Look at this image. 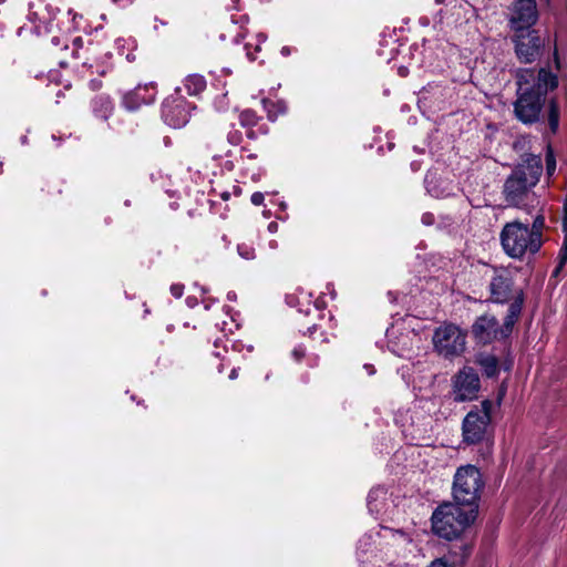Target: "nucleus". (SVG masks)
<instances>
[{"label": "nucleus", "mask_w": 567, "mask_h": 567, "mask_svg": "<svg viewBox=\"0 0 567 567\" xmlns=\"http://www.w3.org/2000/svg\"><path fill=\"white\" fill-rule=\"evenodd\" d=\"M311 310H312V309L309 307V308H307V309L305 310V313H306L307 316H309V315H310V312H311Z\"/></svg>", "instance_id": "obj_56"}, {"label": "nucleus", "mask_w": 567, "mask_h": 567, "mask_svg": "<svg viewBox=\"0 0 567 567\" xmlns=\"http://www.w3.org/2000/svg\"><path fill=\"white\" fill-rule=\"evenodd\" d=\"M367 368H368V372H369L370 374H373V372H374V371L372 370V368H371V367H367Z\"/></svg>", "instance_id": "obj_59"}, {"label": "nucleus", "mask_w": 567, "mask_h": 567, "mask_svg": "<svg viewBox=\"0 0 567 567\" xmlns=\"http://www.w3.org/2000/svg\"><path fill=\"white\" fill-rule=\"evenodd\" d=\"M257 38H258V43H257V45L255 47V51H256V52H257V51H259V49H260V44H261V43H264V42L266 41L267 37H266V34L260 33V34H258V35H257Z\"/></svg>", "instance_id": "obj_39"}, {"label": "nucleus", "mask_w": 567, "mask_h": 567, "mask_svg": "<svg viewBox=\"0 0 567 567\" xmlns=\"http://www.w3.org/2000/svg\"><path fill=\"white\" fill-rule=\"evenodd\" d=\"M112 2L118 4L120 7H126L133 2V0H112Z\"/></svg>", "instance_id": "obj_40"}, {"label": "nucleus", "mask_w": 567, "mask_h": 567, "mask_svg": "<svg viewBox=\"0 0 567 567\" xmlns=\"http://www.w3.org/2000/svg\"><path fill=\"white\" fill-rule=\"evenodd\" d=\"M424 183L427 193L432 197L445 198L453 195L454 187L450 183L443 181L433 173L426 174Z\"/></svg>", "instance_id": "obj_16"}, {"label": "nucleus", "mask_w": 567, "mask_h": 567, "mask_svg": "<svg viewBox=\"0 0 567 567\" xmlns=\"http://www.w3.org/2000/svg\"><path fill=\"white\" fill-rule=\"evenodd\" d=\"M157 90L154 83L137 85L133 91L124 94L122 104L128 111H135L142 105L152 104L156 99Z\"/></svg>", "instance_id": "obj_15"}, {"label": "nucleus", "mask_w": 567, "mask_h": 567, "mask_svg": "<svg viewBox=\"0 0 567 567\" xmlns=\"http://www.w3.org/2000/svg\"><path fill=\"white\" fill-rule=\"evenodd\" d=\"M559 116H560V112H559V106H558L557 101L555 99L549 100L547 118H548V124H549L550 131L553 133H556L558 130Z\"/></svg>", "instance_id": "obj_22"}, {"label": "nucleus", "mask_w": 567, "mask_h": 567, "mask_svg": "<svg viewBox=\"0 0 567 567\" xmlns=\"http://www.w3.org/2000/svg\"><path fill=\"white\" fill-rule=\"evenodd\" d=\"M522 312V298L518 297L515 302L509 303L504 323L499 326L498 320L491 315L478 317L472 326L474 338L481 343H491L494 340H502L513 331L514 324Z\"/></svg>", "instance_id": "obj_5"}, {"label": "nucleus", "mask_w": 567, "mask_h": 567, "mask_svg": "<svg viewBox=\"0 0 567 567\" xmlns=\"http://www.w3.org/2000/svg\"><path fill=\"white\" fill-rule=\"evenodd\" d=\"M421 220H422V224H424L425 226H431L434 224L435 217L432 213L427 212L422 215Z\"/></svg>", "instance_id": "obj_34"}, {"label": "nucleus", "mask_w": 567, "mask_h": 567, "mask_svg": "<svg viewBox=\"0 0 567 567\" xmlns=\"http://www.w3.org/2000/svg\"><path fill=\"white\" fill-rule=\"evenodd\" d=\"M237 377H238V370H237L236 368H234V369L230 371V373H229V377H228V378H229L230 380H235V379H237Z\"/></svg>", "instance_id": "obj_45"}, {"label": "nucleus", "mask_w": 567, "mask_h": 567, "mask_svg": "<svg viewBox=\"0 0 567 567\" xmlns=\"http://www.w3.org/2000/svg\"><path fill=\"white\" fill-rule=\"evenodd\" d=\"M517 99L514 114L524 124L540 120L547 94L558 86V76L549 69H519L516 73Z\"/></svg>", "instance_id": "obj_1"}, {"label": "nucleus", "mask_w": 567, "mask_h": 567, "mask_svg": "<svg viewBox=\"0 0 567 567\" xmlns=\"http://www.w3.org/2000/svg\"><path fill=\"white\" fill-rule=\"evenodd\" d=\"M245 50H246V55L247 58L250 60V61H254L256 59L255 54L252 52H250L248 45H245Z\"/></svg>", "instance_id": "obj_43"}, {"label": "nucleus", "mask_w": 567, "mask_h": 567, "mask_svg": "<svg viewBox=\"0 0 567 567\" xmlns=\"http://www.w3.org/2000/svg\"><path fill=\"white\" fill-rule=\"evenodd\" d=\"M427 567H451L449 563H445V559L436 558Z\"/></svg>", "instance_id": "obj_36"}, {"label": "nucleus", "mask_w": 567, "mask_h": 567, "mask_svg": "<svg viewBox=\"0 0 567 567\" xmlns=\"http://www.w3.org/2000/svg\"><path fill=\"white\" fill-rule=\"evenodd\" d=\"M367 368H368V372H369L370 374H373V372H374V371L372 370V368H371V367H367Z\"/></svg>", "instance_id": "obj_58"}, {"label": "nucleus", "mask_w": 567, "mask_h": 567, "mask_svg": "<svg viewBox=\"0 0 567 567\" xmlns=\"http://www.w3.org/2000/svg\"><path fill=\"white\" fill-rule=\"evenodd\" d=\"M538 18L536 0H514L508 8V25L513 32L534 30Z\"/></svg>", "instance_id": "obj_9"}, {"label": "nucleus", "mask_w": 567, "mask_h": 567, "mask_svg": "<svg viewBox=\"0 0 567 567\" xmlns=\"http://www.w3.org/2000/svg\"><path fill=\"white\" fill-rule=\"evenodd\" d=\"M228 141L233 145H238L241 141V134L238 131L228 134Z\"/></svg>", "instance_id": "obj_32"}, {"label": "nucleus", "mask_w": 567, "mask_h": 567, "mask_svg": "<svg viewBox=\"0 0 567 567\" xmlns=\"http://www.w3.org/2000/svg\"><path fill=\"white\" fill-rule=\"evenodd\" d=\"M280 53L284 56H288L291 53V48L290 47H282Z\"/></svg>", "instance_id": "obj_44"}, {"label": "nucleus", "mask_w": 567, "mask_h": 567, "mask_svg": "<svg viewBox=\"0 0 567 567\" xmlns=\"http://www.w3.org/2000/svg\"><path fill=\"white\" fill-rule=\"evenodd\" d=\"M21 143H22V144H25V143H27V136H22V137H21Z\"/></svg>", "instance_id": "obj_57"}, {"label": "nucleus", "mask_w": 567, "mask_h": 567, "mask_svg": "<svg viewBox=\"0 0 567 567\" xmlns=\"http://www.w3.org/2000/svg\"><path fill=\"white\" fill-rule=\"evenodd\" d=\"M471 551L472 547L470 545L455 544L449 549L447 554L440 557V559H445V563H449L451 567H461L471 555Z\"/></svg>", "instance_id": "obj_19"}, {"label": "nucleus", "mask_w": 567, "mask_h": 567, "mask_svg": "<svg viewBox=\"0 0 567 567\" xmlns=\"http://www.w3.org/2000/svg\"><path fill=\"white\" fill-rule=\"evenodd\" d=\"M186 303L188 307L194 308L197 305V300L196 298L187 297Z\"/></svg>", "instance_id": "obj_41"}, {"label": "nucleus", "mask_w": 567, "mask_h": 567, "mask_svg": "<svg viewBox=\"0 0 567 567\" xmlns=\"http://www.w3.org/2000/svg\"><path fill=\"white\" fill-rule=\"evenodd\" d=\"M59 64H60L61 66H65V65L68 64V62H66L64 59H61V60L59 61Z\"/></svg>", "instance_id": "obj_52"}, {"label": "nucleus", "mask_w": 567, "mask_h": 567, "mask_svg": "<svg viewBox=\"0 0 567 567\" xmlns=\"http://www.w3.org/2000/svg\"><path fill=\"white\" fill-rule=\"evenodd\" d=\"M545 217L538 214L532 225L520 220L506 223L499 234L504 252L513 259H523L526 255L537 254L543 246Z\"/></svg>", "instance_id": "obj_3"}, {"label": "nucleus", "mask_w": 567, "mask_h": 567, "mask_svg": "<svg viewBox=\"0 0 567 567\" xmlns=\"http://www.w3.org/2000/svg\"><path fill=\"white\" fill-rule=\"evenodd\" d=\"M91 110L96 118L107 121L113 114L114 104L109 95L100 94L92 99Z\"/></svg>", "instance_id": "obj_18"}, {"label": "nucleus", "mask_w": 567, "mask_h": 567, "mask_svg": "<svg viewBox=\"0 0 567 567\" xmlns=\"http://www.w3.org/2000/svg\"><path fill=\"white\" fill-rule=\"evenodd\" d=\"M512 41L517 59L525 64L535 62L539 58L544 45L537 30L514 32Z\"/></svg>", "instance_id": "obj_11"}, {"label": "nucleus", "mask_w": 567, "mask_h": 567, "mask_svg": "<svg viewBox=\"0 0 567 567\" xmlns=\"http://www.w3.org/2000/svg\"><path fill=\"white\" fill-rule=\"evenodd\" d=\"M385 494V489L382 487H377L369 492L367 502L370 512H379V508L374 506L373 503L377 502L379 498H383Z\"/></svg>", "instance_id": "obj_26"}, {"label": "nucleus", "mask_w": 567, "mask_h": 567, "mask_svg": "<svg viewBox=\"0 0 567 567\" xmlns=\"http://www.w3.org/2000/svg\"><path fill=\"white\" fill-rule=\"evenodd\" d=\"M259 121V116L257 113L252 110H244L239 115V122L241 126L252 128L255 125H257Z\"/></svg>", "instance_id": "obj_25"}, {"label": "nucleus", "mask_w": 567, "mask_h": 567, "mask_svg": "<svg viewBox=\"0 0 567 567\" xmlns=\"http://www.w3.org/2000/svg\"><path fill=\"white\" fill-rule=\"evenodd\" d=\"M82 58L84 59L82 68L85 69L90 75L96 73L104 76L113 69V54L110 51H105L99 44L90 43L89 47L83 48L80 59Z\"/></svg>", "instance_id": "obj_13"}, {"label": "nucleus", "mask_w": 567, "mask_h": 567, "mask_svg": "<svg viewBox=\"0 0 567 567\" xmlns=\"http://www.w3.org/2000/svg\"><path fill=\"white\" fill-rule=\"evenodd\" d=\"M184 86L189 95H197L206 89V80L198 74L188 75L184 81Z\"/></svg>", "instance_id": "obj_21"}, {"label": "nucleus", "mask_w": 567, "mask_h": 567, "mask_svg": "<svg viewBox=\"0 0 567 567\" xmlns=\"http://www.w3.org/2000/svg\"><path fill=\"white\" fill-rule=\"evenodd\" d=\"M492 403L483 401L481 406L471 410L463 420L462 431L464 442L475 444L481 442L491 422Z\"/></svg>", "instance_id": "obj_8"}, {"label": "nucleus", "mask_w": 567, "mask_h": 567, "mask_svg": "<svg viewBox=\"0 0 567 567\" xmlns=\"http://www.w3.org/2000/svg\"><path fill=\"white\" fill-rule=\"evenodd\" d=\"M262 104L265 110L268 112V118L271 121H275L279 114L287 111V106L282 101L274 103L268 100H262Z\"/></svg>", "instance_id": "obj_24"}, {"label": "nucleus", "mask_w": 567, "mask_h": 567, "mask_svg": "<svg viewBox=\"0 0 567 567\" xmlns=\"http://www.w3.org/2000/svg\"><path fill=\"white\" fill-rule=\"evenodd\" d=\"M312 308L316 312H318L322 309V305L319 302V300H317Z\"/></svg>", "instance_id": "obj_46"}, {"label": "nucleus", "mask_w": 567, "mask_h": 567, "mask_svg": "<svg viewBox=\"0 0 567 567\" xmlns=\"http://www.w3.org/2000/svg\"><path fill=\"white\" fill-rule=\"evenodd\" d=\"M238 255L245 260H252L256 257L255 248L246 243H241L237 246Z\"/></svg>", "instance_id": "obj_27"}, {"label": "nucleus", "mask_w": 567, "mask_h": 567, "mask_svg": "<svg viewBox=\"0 0 567 567\" xmlns=\"http://www.w3.org/2000/svg\"><path fill=\"white\" fill-rule=\"evenodd\" d=\"M394 332L395 331L393 329L388 331L389 347L391 348V351L399 357H405L412 349V340L409 336L410 333H401L398 341H395L393 339Z\"/></svg>", "instance_id": "obj_20"}, {"label": "nucleus", "mask_w": 567, "mask_h": 567, "mask_svg": "<svg viewBox=\"0 0 567 567\" xmlns=\"http://www.w3.org/2000/svg\"><path fill=\"white\" fill-rule=\"evenodd\" d=\"M3 0H0V2H2Z\"/></svg>", "instance_id": "obj_61"}, {"label": "nucleus", "mask_w": 567, "mask_h": 567, "mask_svg": "<svg viewBox=\"0 0 567 567\" xmlns=\"http://www.w3.org/2000/svg\"><path fill=\"white\" fill-rule=\"evenodd\" d=\"M247 135H248V137H250V138H254V137H255V133H254V131H248V132H247Z\"/></svg>", "instance_id": "obj_53"}, {"label": "nucleus", "mask_w": 567, "mask_h": 567, "mask_svg": "<svg viewBox=\"0 0 567 567\" xmlns=\"http://www.w3.org/2000/svg\"><path fill=\"white\" fill-rule=\"evenodd\" d=\"M560 254H561V261H560V266L564 265V262L566 261L567 259V237L565 238V241H564V245H563V248L560 250Z\"/></svg>", "instance_id": "obj_38"}, {"label": "nucleus", "mask_w": 567, "mask_h": 567, "mask_svg": "<svg viewBox=\"0 0 567 567\" xmlns=\"http://www.w3.org/2000/svg\"><path fill=\"white\" fill-rule=\"evenodd\" d=\"M192 109L190 103L179 93H176L164 100L162 118L168 126L181 128L188 123Z\"/></svg>", "instance_id": "obj_12"}, {"label": "nucleus", "mask_w": 567, "mask_h": 567, "mask_svg": "<svg viewBox=\"0 0 567 567\" xmlns=\"http://www.w3.org/2000/svg\"><path fill=\"white\" fill-rule=\"evenodd\" d=\"M220 196L224 200H227L229 198V193L225 192Z\"/></svg>", "instance_id": "obj_49"}, {"label": "nucleus", "mask_w": 567, "mask_h": 567, "mask_svg": "<svg viewBox=\"0 0 567 567\" xmlns=\"http://www.w3.org/2000/svg\"><path fill=\"white\" fill-rule=\"evenodd\" d=\"M477 516L476 507H465L458 503L440 505L432 514V530L445 539L457 538Z\"/></svg>", "instance_id": "obj_4"}, {"label": "nucleus", "mask_w": 567, "mask_h": 567, "mask_svg": "<svg viewBox=\"0 0 567 567\" xmlns=\"http://www.w3.org/2000/svg\"><path fill=\"white\" fill-rule=\"evenodd\" d=\"M184 291V286L179 284H174L171 286V292L175 298H181Z\"/></svg>", "instance_id": "obj_33"}, {"label": "nucleus", "mask_w": 567, "mask_h": 567, "mask_svg": "<svg viewBox=\"0 0 567 567\" xmlns=\"http://www.w3.org/2000/svg\"><path fill=\"white\" fill-rule=\"evenodd\" d=\"M268 230L270 233H276L278 230V224L276 221H271L269 225H268Z\"/></svg>", "instance_id": "obj_42"}, {"label": "nucleus", "mask_w": 567, "mask_h": 567, "mask_svg": "<svg viewBox=\"0 0 567 567\" xmlns=\"http://www.w3.org/2000/svg\"><path fill=\"white\" fill-rule=\"evenodd\" d=\"M434 350L445 359L460 357L466 348V333L453 323L437 327L433 334Z\"/></svg>", "instance_id": "obj_7"}, {"label": "nucleus", "mask_w": 567, "mask_h": 567, "mask_svg": "<svg viewBox=\"0 0 567 567\" xmlns=\"http://www.w3.org/2000/svg\"><path fill=\"white\" fill-rule=\"evenodd\" d=\"M480 388L478 374L471 367H464L453 378V394L457 402L476 399Z\"/></svg>", "instance_id": "obj_14"}, {"label": "nucleus", "mask_w": 567, "mask_h": 567, "mask_svg": "<svg viewBox=\"0 0 567 567\" xmlns=\"http://www.w3.org/2000/svg\"><path fill=\"white\" fill-rule=\"evenodd\" d=\"M227 299H228L229 301H235V300H236V293H235L234 291H229V292L227 293Z\"/></svg>", "instance_id": "obj_47"}, {"label": "nucleus", "mask_w": 567, "mask_h": 567, "mask_svg": "<svg viewBox=\"0 0 567 567\" xmlns=\"http://www.w3.org/2000/svg\"><path fill=\"white\" fill-rule=\"evenodd\" d=\"M556 171V159L551 150L549 148L546 154V172L548 176H551Z\"/></svg>", "instance_id": "obj_28"}, {"label": "nucleus", "mask_w": 567, "mask_h": 567, "mask_svg": "<svg viewBox=\"0 0 567 567\" xmlns=\"http://www.w3.org/2000/svg\"><path fill=\"white\" fill-rule=\"evenodd\" d=\"M434 2L439 6L445 4L446 0H434Z\"/></svg>", "instance_id": "obj_51"}, {"label": "nucleus", "mask_w": 567, "mask_h": 567, "mask_svg": "<svg viewBox=\"0 0 567 567\" xmlns=\"http://www.w3.org/2000/svg\"><path fill=\"white\" fill-rule=\"evenodd\" d=\"M44 29H47L48 31L51 30V28H49L48 24L44 25Z\"/></svg>", "instance_id": "obj_60"}, {"label": "nucleus", "mask_w": 567, "mask_h": 567, "mask_svg": "<svg viewBox=\"0 0 567 567\" xmlns=\"http://www.w3.org/2000/svg\"><path fill=\"white\" fill-rule=\"evenodd\" d=\"M491 300L496 303L515 302L518 297L524 303V293L522 289L514 288V281L511 272L506 269L495 270L489 282Z\"/></svg>", "instance_id": "obj_10"}, {"label": "nucleus", "mask_w": 567, "mask_h": 567, "mask_svg": "<svg viewBox=\"0 0 567 567\" xmlns=\"http://www.w3.org/2000/svg\"><path fill=\"white\" fill-rule=\"evenodd\" d=\"M40 23H47V20L44 17H38Z\"/></svg>", "instance_id": "obj_54"}, {"label": "nucleus", "mask_w": 567, "mask_h": 567, "mask_svg": "<svg viewBox=\"0 0 567 567\" xmlns=\"http://www.w3.org/2000/svg\"><path fill=\"white\" fill-rule=\"evenodd\" d=\"M315 330H316V324H313V326H311V327H309V328H308V331H309L310 333H312Z\"/></svg>", "instance_id": "obj_55"}, {"label": "nucleus", "mask_w": 567, "mask_h": 567, "mask_svg": "<svg viewBox=\"0 0 567 567\" xmlns=\"http://www.w3.org/2000/svg\"><path fill=\"white\" fill-rule=\"evenodd\" d=\"M383 530H384L385 533H388V532H389V533H391V534H393V535H394V533H393L391 529H389V528H383ZM395 534L403 535L401 532H395Z\"/></svg>", "instance_id": "obj_50"}, {"label": "nucleus", "mask_w": 567, "mask_h": 567, "mask_svg": "<svg viewBox=\"0 0 567 567\" xmlns=\"http://www.w3.org/2000/svg\"><path fill=\"white\" fill-rule=\"evenodd\" d=\"M542 174V157L534 154L523 155L503 184L502 195L506 206L532 214L540 204L534 188Z\"/></svg>", "instance_id": "obj_2"}, {"label": "nucleus", "mask_w": 567, "mask_h": 567, "mask_svg": "<svg viewBox=\"0 0 567 567\" xmlns=\"http://www.w3.org/2000/svg\"><path fill=\"white\" fill-rule=\"evenodd\" d=\"M51 45L55 52L70 51L73 59H80L81 50L83 49V40L81 37H74L70 41L68 37L53 35L51 38Z\"/></svg>", "instance_id": "obj_17"}, {"label": "nucleus", "mask_w": 567, "mask_h": 567, "mask_svg": "<svg viewBox=\"0 0 567 567\" xmlns=\"http://www.w3.org/2000/svg\"><path fill=\"white\" fill-rule=\"evenodd\" d=\"M68 14L72 16V23H73V28L75 30L84 29V27L82 25V21H83V16L82 14H78V13L73 12L72 10H69Z\"/></svg>", "instance_id": "obj_29"}, {"label": "nucleus", "mask_w": 567, "mask_h": 567, "mask_svg": "<svg viewBox=\"0 0 567 567\" xmlns=\"http://www.w3.org/2000/svg\"><path fill=\"white\" fill-rule=\"evenodd\" d=\"M480 365L482 367L484 373L492 378L497 374L498 371V361L494 355H485L478 360Z\"/></svg>", "instance_id": "obj_23"}, {"label": "nucleus", "mask_w": 567, "mask_h": 567, "mask_svg": "<svg viewBox=\"0 0 567 567\" xmlns=\"http://www.w3.org/2000/svg\"><path fill=\"white\" fill-rule=\"evenodd\" d=\"M399 73H400L401 76H406L408 75V69L404 68V66H401L399 69Z\"/></svg>", "instance_id": "obj_48"}, {"label": "nucleus", "mask_w": 567, "mask_h": 567, "mask_svg": "<svg viewBox=\"0 0 567 567\" xmlns=\"http://www.w3.org/2000/svg\"><path fill=\"white\" fill-rule=\"evenodd\" d=\"M483 487L482 474L474 465H465L457 468L453 482L454 501L465 507H476L480 492Z\"/></svg>", "instance_id": "obj_6"}, {"label": "nucleus", "mask_w": 567, "mask_h": 567, "mask_svg": "<svg viewBox=\"0 0 567 567\" xmlns=\"http://www.w3.org/2000/svg\"><path fill=\"white\" fill-rule=\"evenodd\" d=\"M371 539L372 537L369 536V535H365L363 536L360 540H359V546L358 548L362 551H367L368 550V546L371 545Z\"/></svg>", "instance_id": "obj_31"}, {"label": "nucleus", "mask_w": 567, "mask_h": 567, "mask_svg": "<svg viewBox=\"0 0 567 567\" xmlns=\"http://www.w3.org/2000/svg\"><path fill=\"white\" fill-rule=\"evenodd\" d=\"M306 355V349L302 346H297L291 351V357L296 362H300Z\"/></svg>", "instance_id": "obj_30"}, {"label": "nucleus", "mask_w": 567, "mask_h": 567, "mask_svg": "<svg viewBox=\"0 0 567 567\" xmlns=\"http://www.w3.org/2000/svg\"><path fill=\"white\" fill-rule=\"evenodd\" d=\"M264 199H265V196L262 193L260 192H255L252 195H251V203L256 206H259L264 203Z\"/></svg>", "instance_id": "obj_35"}, {"label": "nucleus", "mask_w": 567, "mask_h": 567, "mask_svg": "<svg viewBox=\"0 0 567 567\" xmlns=\"http://www.w3.org/2000/svg\"><path fill=\"white\" fill-rule=\"evenodd\" d=\"M89 86L92 91H96V90H100L101 86H102V82L100 80H96V79H92L90 82H89Z\"/></svg>", "instance_id": "obj_37"}]
</instances>
